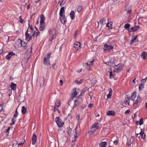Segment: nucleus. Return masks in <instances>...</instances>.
<instances>
[{"instance_id":"48","label":"nucleus","mask_w":147,"mask_h":147,"mask_svg":"<svg viewBox=\"0 0 147 147\" xmlns=\"http://www.w3.org/2000/svg\"><path fill=\"white\" fill-rule=\"evenodd\" d=\"M28 25H29V28H30V30L31 32H32V31H34V29L32 27V26H30V24L29 23L28 24Z\"/></svg>"},{"instance_id":"15","label":"nucleus","mask_w":147,"mask_h":147,"mask_svg":"<svg viewBox=\"0 0 147 147\" xmlns=\"http://www.w3.org/2000/svg\"><path fill=\"white\" fill-rule=\"evenodd\" d=\"M78 128V125L76 126L75 128V133L76 134L74 136V139L72 140V142H74L76 141V138L79 136V134L78 133V131H77V129Z\"/></svg>"},{"instance_id":"42","label":"nucleus","mask_w":147,"mask_h":147,"mask_svg":"<svg viewBox=\"0 0 147 147\" xmlns=\"http://www.w3.org/2000/svg\"><path fill=\"white\" fill-rule=\"evenodd\" d=\"M82 7L81 5H80L78 7L77 9V11L79 13L82 10Z\"/></svg>"},{"instance_id":"24","label":"nucleus","mask_w":147,"mask_h":147,"mask_svg":"<svg viewBox=\"0 0 147 147\" xmlns=\"http://www.w3.org/2000/svg\"><path fill=\"white\" fill-rule=\"evenodd\" d=\"M127 97H126L125 98V100L124 101V103L127 105H130L129 101L130 100V97L127 96H126Z\"/></svg>"},{"instance_id":"12","label":"nucleus","mask_w":147,"mask_h":147,"mask_svg":"<svg viewBox=\"0 0 147 147\" xmlns=\"http://www.w3.org/2000/svg\"><path fill=\"white\" fill-rule=\"evenodd\" d=\"M77 94L78 93L76 91V88H73L72 92L71 93V96L72 99L76 96Z\"/></svg>"},{"instance_id":"40","label":"nucleus","mask_w":147,"mask_h":147,"mask_svg":"<svg viewBox=\"0 0 147 147\" xmlns=\"http://www.w3.org/2000/svg\"><path fill=\"white\" fill-rule=\"evenodd\" d=\"M130 26V25L128 23H127L125 25L124 27L127 30L129 29Z\"/></svg>"},{"instance_id":"10","label":"nucleus","mask_w":147,"mask_h":147,"mask_svg":"<svg viewBox=\"0 0 147 147\" xmlns=\"http://www.w3.org/2000/svg\"><path fill=\"white\" fill-rule=\"evenodd\" d=\"M92 128L93 129V130L92 131V130H91L92 132L95 131L97 129H99L100 128L99 124L98 123H94L92 125Z\"/></svg>"},{"instance_id":"43","label":"nucleus","mask_w":147,"mask_h":147,"mask_svg":"<svg viewBox=\"0 0 147 147\" xmlns=\"http://www.w3.org/2000/svg\"><path fill=\"white\" fill-rule=\"evenodd\" d=\"M126 11H127V13L129 14L131 13L132 12V10L130 7H129L126 9Z\"/></svg>"},{"instance_id":"60","label":"nucleus","mask_w":147,"mask_h":147,"mask_svg":"<svg viewBox=\"0 0 147 147\" xmlns=\"http://www.w3.org/2000/svg\"><path fill=\"white\" fill-rule=\"evenodd\" d=\"M113 143L114 144L117 145L118 144V141L117 140H116L113 142Z\"/></svg>"},{"instance_id":"33","label":"nucleus","mask_w":147,"mask_h":147,"mask_svg":"<svg viewBox=\"0 0 147 147\" xmlns=\"http://www.w3.org/2000/svg\"><path fill=\"white\" fill-rule=\"evenodd\" d=\"M147 54L146 52H143L141 55V57L143 59H146V57Z\"/></svg>"},{"instance_id":"53","label":"nucleus","mask_w":147,"mask_h":147,"mask_svg":"<svg viewBox=\"0 0 147 147\" xmlns=\"http://www.w3.org/2000/svg\"><path fill=\"white\" fill-rule=\"evenodd\" d=\"M146 82V80H145V79H143L141 81V82L142 83L141 84H144Z\"/></svg>"},{"instance_id":"5","label":"nucleus","mask_w":147,"mask_h":147,"mask_svg":"<svg viewBox=\"0 0 147 147\" xmlns=\"http://www.w3.org/2000/svg\"><path fill=\"white\" fill-rule=\"evenodd\" d=\"M113 48V46L108 45L107 44H105L104 45L103 50L104 52H106L107 51H109L112 50Z\"/></svg>"},{"instance_id":"26","label":"nucleus","mask_w":147,"mask_h":147,"mask_svg":"<svg viewBox=\"0 0 147 147\" xmlns=\"http://www.w3.org/2000/svg\"><path fill=\"white\" fill-rule=\"evenodd\" d=\"M113 23L112 22H108V23L107 24L106 26L109 28V30L112 29L113 28L112 26L113 25Z\"/></svg>"},{"instance_id":"11","label":"nucleus","mask_w":147,"mask_h":147,"mask_svg":"<svg viewBox=\"0 0 147 147\" xmlns=\"http://www.w3.org/2000/svg\"><path fill=\"white\" fill-rule=\"evenodd\" d=\"M81 43L79 42H76L74 43V47L76 50L78 51L80 48Z\"/></svg>"},{"instance_id":"61","label":"nucleus","mask_w":147,"mask_h":147,"mask_svg":"<svg viewBox=\"0 0 147 147\" xmlns=\"http://www.w3.org/2000/svg\"><path fill=\"white\" fill-rule=\"evenodd\" d=\"M24 141H23V143H22V142H20V143L18 144V146H21V145H22L24 143Z\"/></svg>"},{"instance_id":"18","label":"nucleus","mask_w":147,"mask_h":147,"mask_svg":"<svg viewBox=\"0 0 147 147\" xmlns=\"http://www.w3.org/2000/svg\"><path fill=\"white\" fill-rule=\"evenodd\" d=\"M137 136H138L140 138L141 137L142 139H144L145 138L146 135L144 134V132L141 131L139 134H137Z\"/></svg>"},{"instance_id":"20","label":"nucleus","mask_w":147,"mask_h":147,"mask_svg":"<svg viewBox=\"0 0 147 147\" xmlns=\"http://www.w3.org/2000/svg\"><path fill=\"white\" fill-rule=\"evenodd\" d=\"M15 55V53L13 52H10L6 56V58L7 59H10L12 56Z\"/></svg>"},{"instance_id":"62","label":"nucleus","mask_w":147,"mask_h":147,"mask_svg":"<svg viewBox=\"0 0 147 147\" xmlns=\"http://www.w3.org/2000/svg\"><path fill=\"white\" fill-rule=\"evenodd\" d=\"M9 79L11 80H12L14 79V78L13 76H10L9 77Z\"/></svg>"},{"instance_id":"46","label":"nucleus","mask_w":147,"mask_h":147,"mask_svg":"<svg viewBox=\"0 0 147 147\" xmlns=\"http://www.w3.org/2000/svg\"><path fill=\"white\" fill-rule=\"evenodd\" d=\"M52 67L53 68V69L55 70L57 68V65L55 63H53L52 64Z\"/></svg>"},{"instance_id":"32","label":"nucleus","mask_w":147,"mask_h":147,"mask_svg":"<svg viewBox=\"0 0 147 147\" xmlns=\"http://www.w3.org/2000/svg\"><path fill=\"white\" fill-rule=\"evenodd\" d=\"M27 111V108L23 106L22 107V113L23 115H24L26 113Z\"/></svg>"},{"instance_id":"13","label":"nucleus","mask_w":147,"mask_h":147,"mask_svg":"<svg viewBox=\"0 0 147 147\" xmlns=\"http://www.w3.org/2000/svg\"><path fill=\"white\" fill-rule=\"evenodd\" d=\"M28 30L26 33H25V36H26V39L28 41H29L30 40H31L32 38V36L30 35L28 33Z\"/></svg>"},{"instance_id":"39","label":"nucleus","mask_w":147,"mask_h":147,"mask_svg":"<svg viewBox=\"0 0 147 147\" xmlns=\"http://www.w3.org/2000/svg\"><path fill=\"white\" fill-rule=\"evenodd\" d=\"M109 78L110 79H112L114 77V76L113 74L112 70H111V71H109Z\"/></svg>"},{"instance_id":"44","label":"nucleus","mask_w":147,"mask_h":147,"mask_svg":"<svg viewBox=\"0 0 147 147\" xmlns=\"http://www.w3.org/2000/svg\"><path fill=\"white\" fill-rule=\"evenodd\" d=\"M83 82V80L81 79L79 81L76 80L75 81L76 83L77 84H81Z\"/></svg>"},{"instance_id":"22","label":"nucleus","mask_w":147,"mask_h":147,"mask_svg":"<svg viewBox=\"0 0 147 147\" xmlns=\"http://www.w3.org/2000/svg\"><path fill=\"white\" fill-rule=\"evenodd\" d=\"M115 114V112L114 111H109L107 112V115L108 116H113Z\"/></svg>"},{"instance_id":"28","label":"nucleus","mask_w":147,"mask_h":147,"mask_svg":"<svg viewBox=\"0 0 147 147\" xmlns=\"http://www.w3.org/2000/svg\"><path fill=\"white\" fill-rule=\"evenodd\" d=\"M107 144V142H101L99 144V147H106Z\"/></svg>"},{"instance_id":"17","label":"nucleus","mask_w":147,"mask_h":147,"mask_svg":"<svg viewBox=\"0 0 147 147\" xmlns=\"http://www.w3.org/2000/svg\"><path fill=\"white\" fill-rule=\"evenodd\" d=\"M60 21L63 24L66 22L67 20L65 15H64V16H60Z\"/></svg>"},{"instance_id":"56","label":"nucleus","mask_w":147,"mask_h":147,"mask_svg":"<svg viewBox=\"0 0 147 147\" xmlns=\"http://www.w3.org/2000/svg\"><path fill=\"white\" fill-rule=\"evenodd\" d=\"M93 105V104L92 103L89 104L88 105V107L89 108H92Z\"/></svg>"},{"instance_id":"27","label":"nucleus","mask_w":147,"mask_h":147,"mask_svg":"<svg viewBox=\"0 0 147 147\" xmlns=\"http://www.w3.org/2000/svg\"><path fill=\"white\" fill-rule=\"evenodd\" d=\"M64 8V7H62L60 9L59 15L60 16H64L65 14Z\"/></svg>"},{"instance_id":"29","label":"nucleus","mask_w":147,"mask_h":147,"mask_svg":"<svg viewBox=\"0 0 147 147\" xmlns=\"http://www.w3.org/2000/svg\"><path fill=\"white\" fill-rule=\"evenodd\" d=\"M134 140V138L133 136H131L130 137V140L128 142V145L129 146H130L131 144H132Z\"/></svg>"},{"instance_id":"51","label":"nucleus","mask_w":147,"mask_h":147,"mask_svg":"<svg viewBox=\"0 0 147 147\" xmlns=\"http://www.w3.org/2000/svg\"><path fill=\"white\" fill-rule=\"evenodd\" d=\"M72 131V130L71 128H69L68 129V131H67L68 134L69 135H70L71 133V132Z\"/></svg>"},{"instance_id":"21","label":"nucleus","mask_w":147,"mask_h":147,"mask_svg":"<svg viewBox=\"0 0 147 147\" xmlns=\"http://www.w3.org/2000/svg\"><path fill=\"white\" fill-rule=\"evenodd\" d=\"M139 28V26H135L134 27H132L129 29L128 30V31L129 32H131L132 31L134 32L138 30Z\"/></svg>"},{"instance_id":"4","label":"nucleus","mask_w":147,"mask_h":147,"mask_svg":"<svg viewBox=\"0 0 147 147\" xmlns=\"http://www.w3.org/2000/svg\"><path fill=\"white\" fill-rule=\"evenodd\" d=\"M56 32L55 29L53 28H51L49 30V34L50 36H51L50 37L49 39V40L51 41H52L56 37Z\"/></svg>"},{"instance_id":"41","label":"nucleus","mask_w":147,"mask_h":147,"mask_svg":"<svg viewBox=\"0 0 147 147\" xmlns=\"http://www.w3.org/2000/svg\"><path fill=\"white\" fill-rule=\"evenodd\" d=\"M97 80L95 79H93L92 80V82L91 84V85L92 86H93L95 84Z\"/></svg>"},{"instance_id":"2","label":"nucleus","mask_w":147,"mask_h":147,"mask_svg":"<svg viewBox=\"0 0 147 147\" xmlns=\"http://www.w3.org/2000/svg\"><path fill=\"white\" fill-rule=\"evenodd\" d=\"M45 18L43 14L40 15V25L39 29L41 31L44 30L45 27V23L44 22Z\"/></svg>"},{"instance_id":"38","label":"nucleus","mask_w":147,"mask_h":147,"mask_svg":"<svg viewBox=\"0 0 147 147\" xmlns=\"http://www.w3.org/2000/svg\"><path fill=\"white\" fill-rule=\"evenodd\" d=\"M144 86V84H141L139 85V88L140 90H142Z\"/></svg>"},{"instance_id":"49","label":"nucleus","mask_w":147,"mask_h":147,"mask_svg":"<svg viewBox=\"0 0 147 147\" xmlns=\"http://www.w3.org/2000/svg\"><path fill=\"white\" fill-rule=\"evenodd\" d=\"M66 0H63L62 1L60 4L61 6H62L66 2Z\"/></svg>"},{"instance_id":"45","label":"nucleus","mask_w":147,"mask_h":147,"mask_svg":"<svg viewBox=\"0 0 147 147\" xmlns=\"http://www.w3.org/2000/svg\"><path fill=\"white\" fill-rule=\"evenodd\" d=\"M86 92V90L85 89H83V90H82L81 91V93L80 94V95L81 96H82L84 95L85 92Z\"/></svg>"},{"instance_id":"58","label":"nucleus","mask_w":147,"mask_h":147,"mask_svg":"<svg viewBox=\"0 0 147 147\" xmlns=\"http://www.w3.org/2000/svg\"><path fill=\"white\" fill-rule=\"evenodd\" d=\"M136 37H135L134 38H133L132 39H131V41L132 42H133L136 39Z\"/></svg>"},{"instance_id":"6","label":"nucleus","mask_w":147,"mask_h":147,"mask_svg":"<svg viewBox=\"0 0 147 147\" xmlns=\"http://www.w3.org/2000/svg\"><path fill=\"white\" fill-rule=\"evenodd\" d=\"M27 44L24 41H21L20 40V42H16L14 46L15 47H17V45H18V47H19L21 46L24 48L26 49L27 48Z\"/></svg>"},{"instance_id":"55","label":"nucleus","mask_w":147,"mask_h":147,"mask_svg":"<svg viewBox=\"0 0 147 147\" xmlns=\"http://www.w3.org/2000/svg\"><path fill=\"white\" fill-rule=\"evenodd\" d=\"M54 111H58V112L59 113V111L58 109V108H57V107L55 106L54 109Z\"/></svg>"},{"instance_id":"19","label":"nucleus","mask_w":147,"mask_h":147,"mask_svg":"<svg viewBox=\"0 0 147 147\" xmlns=\"http://www.w3.org/2000/svg\"><path fill=\"white\" fill-rule=\"evenodd\" d=\"M40 32L38 31L36 32L35 31H32V32H31V34L32 35V36L36 37L38 36H40Z\"/></svg>"},{"instance_id":"23","label":"nucleus","mask_w":147,"mask_h":147,"mask_svg":"<svg viewBox=\"0 0 147 147\" xmlns=\"http://www.w3.org/2000/svg\"><path fill=\"white\" fill-rule=\"evenodd\" d=\"M82 102V100H80L79 99H77L74 101V107H78L81 102Z\"/></svg>"},{"instance_id":"63","label":"nucleus","mask_w":147,"mask_h":147,"mask_svg":"<svg viewBox=\"0 0 147 147\" xmlns=\"http://www.w3.org/2000/svg\"><path fill=\"white\" fill-rule=\"evenodd\" d=\"M59 81H60V83L61 85V86L63 84V82L61 80H60Z\"/></svg>"},{"instance_id":"36","label":"nucleus","mask_w":147,"mask_h":147,"mask_svg":"<svg viewBox=\"0 0 147 147\" xmlns=\"http://www.w3.org/2000/svg\"><path fill=\"white\" fill-rule=\"evenodd\" d=\"M100 22L102 24H104L106 22V19L105 18H103L100 21Z\"/></svg>"},{"instance_id":"64","label":"nucleus","mask_w":147,"mask_h":147,"mask_svg":"<svg viewBox=\"0 0 147 147\" xmlns=\"http://www.w3.org/2000/svg\"><path fill=\"white\" fill-rule=\"evenodd\" d=\"M89 96H90V99L92 100V96L90 94H89Z\"/></svg>"},{"instance_id":"47","label":"nucleus","mask_w":147,"mask_h":147,"mask_svg":"<svg viewBox=\"0 0 147 147\" xmlns=\"http://www.w3.org/2000/svg\"><path fill=\"white\" fill-rule=\"evenodd\" d=\"M18 21L22 23L23 22L24 20L22 18L21 16L18 18Z\"/></svg>"},{"instance_id":"52","label":"nucleus","mask_w":147,"mask_h":147,"mask_svg":"<svg viewBox=\"0 0 147 147\" xmlns=\"http://www.w3.org/2000/svg\"><path fill=\"white\" fill-rule=\"evenodd\" d=\"M10 127H8L6 130L5 132L7 134V135H8V134L9 133V131L10 129Z\"/></svg>"},{"instance_id":"31","label":"nucleus","mask_w":147,"mask_h":147,"mask_svg":"<svg viewBox=\"0 0 147 147\" xmlns=\"http://www.w3.org/2000/svg\"><path fill=\"white\" fill-rule=\"evenodd\" d=\"M55 106L58 107L61 105V101L59 100H57L55 104Z\"/></svg>"},{"instance_id":"1","label":"nucleus","mask_w":147,"mask_h":147,"mask_svg":"<svg viewBox=\"0 0 147 147\" xmlns=\"http://www.w3.org/2000/svg\"><path fill=\"white\" fill-rule=\"evenodd\" d=\"M136 96V92L135 91H134L131 95L130 98L131 100H133V105L135 108L137 107L138 105L142 100V98L139 94L137 95L136 99L135 100Z\"/></svg>"},{"instance_id":"59","label":"nucleus","mask_w":147,"mask_h":147,"mask_svg":"<svg viewBox=\"0 0 147 147\" xmlns=\"http://www.w3.org/2000/svg\"><path fill=\"white\" fill-rule=\"evenodd\" d=\"M77 32H78V31L77 30L75 32V34H74V37L75 38H76L77 35Z\"/></svg>"},{"instance_id":"9","label":"nucleus","mask_w":147,"mask_h":147,"mask_svg":"<svg viewBox=\"0 0 147 147\" xmlns=\"http://www.w3.org/2000/svg\"><path fill=\"white\" fill-rule=\"evenodd\" d=\"M115 62V59H114L113 58H111L109 59V61L105 62L104 61H103V62L105 64L107 65H108L109 66H113V65L114 64V63Z\"/></svg>"},{"instance_id":"14","label":"nucleus","mask_w":147,"mask_h":147,"mask_svg":"<svg viewBox=\"0 0 147 147\" xmlns=\"http://www.w3.org/2000/svg\"><path fill=\"white\" fill-rule=\"evenodd\" d=\"M17 85L16 84L13 82H11V84L10 85V87L11 88V90H10V91H11V93L12 90H13V91L15 90L16 89V87ZM11 94L9 95V96H10Z\"/></svg>"},{"instance_id":"54","label":"nucleus","mask_w":147,"mask_h":147,"mask_svg":"<svg viewBox=\"0 0 147 147\" xmlns=\"http://www.w3.org/2000/svg\"><path fill=\"white\" fill-rule=\"evenodd\" d=\"M130 110L129 109H128L127 110L125 113V114H128L130 113Z\"/></svg>"},{"instance_id":"37","label":"nucleus","mask_w":147,"mask_h":147,"mask_svg":"<svg viewBox=\"0 0 147 147\" xmlns=\"http://www.w3.org/2000/svg\"><path fill=\"white\" fill-rule=\"evenodd\" d=\"M18 115V113L17 111V108L16 110L14 115L13 116L14 118H16Z\"/></svg>"},{"instance_id":"7","label":"nucleus","mask_w":147,"mask_h":147,"mask_svg":"<svg viewBox=\"0 0 147 147\" xmlns=\"http://www.w3.org/2000/svg\"><path fill=\"white\" fill-rule=\"evenodd\" d=\"M55 121L59 127H62L64 124V123L59 117H56L55 119Z\"/></svg>"},{"instance_id":"25","label":"nucleus","mask_w":147,"mask_h":147,"mask_svg":"<svg viewBox=\"0 0 147 147\" xmlns=\"http://www.w3.org/2000/svg\"><path fill=\"white\" fill-rule=\"evenodd\" d=\"M36 141V136L35 134L33 135L32 139V144L33 145H34Z\"/></svg>"},{"instance_id":"16","label":"nucleus","mask_w":147,"mask_h":147,"mask_svg":"<svg viewBox=\"0 0 147 147\" xmlns=\"http://www.w3.org/2000/svg\"><path fill=\"white\" fill-rule=\"evenodd\" d=\"M94 61L95 60H93L89 62V63H83V65L85 67H90V65H92Z\"/></svg>"},{"instance_id":"57","label":"nucleus","mask_w":147,"mask_h":147,"mask_svg":"<svg viewBox=\"0 0 147 147\" xmlns=\"http://www.w3.org/2000/svg\"><path fill=\"white\" fill-rule=\"evenodd\" d=\"M3 107L2 105H0V112L2 110Z\"/></svg>"},{"instance_id":"35","label":"nucleus","mask_w":147,"mask_h":147,"mask_svg":"<svg viewBox=\"0 0 147 147\" xmlns=\"http://www.w3.org/2000/svg\"><path fill=\"white\" fill-rule=\"evenodd\" d=\"M143 123V120L142 118L139 121H137L136 122V124L137 125H142Z\"/></svg>"},{"instance_id":"30","label":"nucleus","mask_w":147,"mask_h":147,"mask_svg":"<svg viewBox=\"0 0 147 147\" xmlns=\"http://www.w3.org/2000/svg\"><path fill=\"white\" fill-rule=\"evenodd\" d=\"M112 91L111 88L109 91V93L107 95V100H108L109 98H110L111 97V96L112 95Z\"/></svg>"},{"instance_id":"34","label":"nucleus","mask_w":147,"mask_h":147,"mask_svg":"<svg viewBox=\"0 0 147 147\" xmlns=\"http://www.w3.org/2000/svg\"><path fill=\"white\" fill-rule=\"evenodd\" d=\"M70 15L71 19H74L75 17V13L74 11H72L70 12Z\"/></svg>"},{"instance_id":"8","label":"nucleus","mask_w":147,"mask_h":147,"mask_svg":"<svg viewBox=\"0 0 147 147\" xmlns=\"http://www.w3.org/2000/svg\"><path fill=\"white\" fill-rule=\"evenodd\" d=\"M115 69L114 71L115 72H120L122 69V66L121 64H119L114 66Z\"/></svg>"},{"instance_id":"3","label":"nucleus","mask_w":147,"mask_h":147,"mask_svg":"<svg viewBox=\"0 0 147 147\" xmlns=\"http://www.w3.org/2000/svg\"><path fill=\"white\" fill-rule=\"evenodd\" d=\"M51 54V53L49 52L44 57L43 59V64L45 65L48 66L50 64V59Z\"/></svg>"},{"instance_id":"50","label":"nucleus","mask_w":147,"mask_h":147,"mask_svg":"<svg viewBox=\"0 0 147 147\" xmlns=\"http://www.w3.org/2000/svg\"><path fill=\"white\" fill-rule=\"evenodd\" d=\"M15 118H12V119H11V123H10V125H13L14 124V123H15Z\"/></svg>"}]
</instances>
